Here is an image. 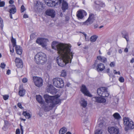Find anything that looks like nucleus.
Listing matches in <instances>:
<instances>
[{
    "label": "nucleus",
    "instance_id": "nucleus-1",
    "mask_svg": "<svg viewBox=\"0 0 134 134\" xmlns=\"http://www.w3.org/2000/svg\"><path fill=\"white\" fill-rule=\"evenodd\" d=\"M52 48L57 50L58 53L60 55V57H58L57 59V62L59 66L63 67L67 64L71 63L74 53L71 51L70 45L54 41L52 44Z\"/></svg>",
    "mask_w": 134,
    "mask_h": 134
},
{
    "label": "nucleus",
    "instance_id": "nucleus-2",
    "mask_svg": "<svg viewBox=\"0 0 134 134\" xmlns=\"http://www.w3.org/2000/svg\"><path fill=\"white\" fill-rule=\"evenodd\" d=\"M59 96L58 95L51 96L47 94H45L44 96L45 102L48 105L49 104L48 106L45 107L49 108L52 109L54 107L55 105L58 104L61 102L60 100L58 98Z\"/></svg>",
    "mask_w": 134,
    "mask_h": 134
},
{
    "label": "nucleus",
    "instance_id": "nucleus-3",
    "mask_svg": "<svg viewBox=\"0 0 134 134\" xmlns=\"http://www.w3.org/2000/svg\"><path fill=\"white\" fill-rule=\"evenodd\" d=\"M47 60L46 55L42 52L38 53L35 56L34 61L38 64H44Z\"/></svg>",
    "mask_w": 134,
    "mask_h": 134
},
{
    "label": "nucleus",
    "instance_id": "nucleus-4",
    "mask_svg": "<svg viewBox=\"0 0 134 134\" xmlns=\"http://www.w3.org/2000/svg\"><path fill=\"white\" fill-rule=\"evenodd\" d=\"M53 85L58 88H63L64 86L63 80L61 78L55 77L52 80Z\"/></svg>",
    "mask_w": 134,
    "mask_h": 134
},
{
    "label": "nucleus",
    "instance_id": "nucleus-5",
    "mask_svg": "<svg viewBox=\"0 0 134 134\" xmlns=\"http://www.w3.org/2000/svg\"><path fill=\"white\" fill-rule=\"evenodd\" d=\"M124 125L126 126L125 130L127 131L129 129H133L134 128V124L132 121H129V119L128 118L125 117L123 118Z\"/></svg>",
    "mask_w": 134,
    "mask_h": 134
},
{
    "label": "nucleus",
    "instance_id": "nucleus-6",
    "mask_svg": "<svg viewBox=\"0 0 134 134\" xmlns=\"http://www.w3.org/2000/svg\"><path fill=\"white\" fill-rule=\"evenodd\" d=\"M107 88L103 87H101L98 89L97 93L100 96L104 97L108 96L109 94L107 91Z\"/></svg>",
    "mask_w": 134,
    "mask_h": 134
},
{
    "label": "nucleus",
    "instance_id": "nucleus-7",
    "mask_svg": "<svg viewBox=\"0 0 134 134\" xmlns=\"http://www.w3.org/2000/svg\"><path fill=\"white\" fill-rule=\"evenodd\" d=\"M62 0H46L47 5L50 7L55 6L56 5L60 4Z\"/></svg>",
    "mask_w": 134,
    "mask_h": 134
},
{
    "label": "nucleus",
    "instance_id": "nucleus-8",
    "mask_svg": "<svg viewBox=\"0 0 134 134\" xmlns=\"http://www.w3.org/2000/svg\"><path fill=\"white\" fill-rule=\"evenodd\" d=\"M33 80L34 83L36 86L40 87L43 85V81L41 78L37 76H33Z\"/></svg>",
    "mask_w": 134,
    "mask_h": 134
},
{
    "label": "nucleus",
    "instance_id": "nucleus-9",
    "mask_svg": "<svg viewBox=\"0 0 134 134\" xmlns=\"http://www.w3.org/2000/svg\"><path fill=\"white\" fill-rule=\"evenodd\" d=\"M95 16L93 14H90L88 18L84 23L85 24L88 25L92 24L95 20Z\"/></svg>",
    "mask_w": 134,
    "mask_h": 134
},
{
    "label": "nucleus",
    "instance_id": "nucleus-10",
    "mask_svg": "<svg viewBox=\"0 0 134 134\" xmlns=\"http://www.w3.org/2000/svg\"><path fill=\"white\" fill-rule=\"evenodd\" d=\"M80 91L85 95L92 97V95L89 92L86 86L84 85H82L80 87Z\"/></svg>",
    "mask_w": 134,
    "mask_h": 134
},
{
    "label": "nucleus",
    "instance_id": "nucleus-11",
    "mask_svg": "<svg viewBox=\"0 0 134 134\" xmlns=\"http://www.w3.org/2000/svg\"><path fill=\"white\" fill-rule=\"evenodd\" d=\"M87 15V13L85 10L80 9L77 12L76 15L78 19H82Z\"/></svg>",
    "mask_w": 134,
    "mask_h": 134
},
{
    "label": "nucleus",
    "instance_id": "nucleus-12",
    "mask_svg": "<svg viewBox=\"0 0 134 134\" xmlns=\"http://www.w3.org/2000/svg\"><path fill=\"white\" fill-rule=\"evenodd\" d=\"M16 66L18 68H22L23 66V63L22 60L19 58H16L15 60Z\"/></svg>",
    "mask_w": 134,
    "mask_h": 134
},
{
    "label": "nucleus",
    "instance_id": "nucleus-13",
    "mask_svg": "<svg viewBox=\"0 0 134 134\" xmlns=\"http://www.w3.org/2000/svg\"><path fill=\"white\" fill-rule=\"evenodd\" d=\"M108 131L110 134H118L119 129L114 127H111L108 128Z\"/></svg>",
    "mask_w": 134,
    "mask_h": 134
},
{
    "label": "nucleus",
    "instance_id": "nucleus-14",
    "mask_svg": "<svg viewBox=\"0 0 134 134\" xmlns=\"http://www.w3.org/2000/svg\"><path fill=\"white\" fill-rule=\"evenodd\" d=\"M36 42L43 47H45L47 46L46 43L45 41V39L43 38H38L36 40Z\"/></svg>",
    "mask_w": 134,
    "mask_h": 134
},
{
    "label": "nucleus",
    "instance_id": "nucleus-15",
    "mask_svg": "<svg viewBox=\"0 0 134 134\" xmlns=\"http://www.w3.org/2000/svg\"><path fill=\"white\" fill-rule=\"evenodd\" d=\"M61 9L63 12H65L66 10L68 9L69 8L68 4L66 1L62 0V1Z\"/></svg>",
    "mask_w": 134,
    "mask_h": 134
},
{
    "label": "nucleus",
    "instance_id": "nucleus-16",
    "mask_svg": "<svg viewBox=\"0 0 134 134\" xmlns=\"http://www.w3.org/2000/svg\"><path fill=\"white\" fill-rule=\"evenodd\" d=\"M46 14L50 16L52 18H54L55 16V12L53 9H48L45 12Z\"/></svg>",
    "mask_w": 134,
    "mask_h": 134
},
{
    "label": "nucleus",
    "instance_id": "nucleus-17",
    "mask_svg": "<svg viewBox=\"0 0 134 134\" xmlns=\"http://www.w3.org/2000/svg\"><path fill=\"white\" fill-rule=\"evenodd\" d=\"M93 98L95 99L96 102L99 103H104L106 101V99L102 97H95Z\"/></svg>",
    "mask_w": 134,
    "mask_h": 134
},
{
    "label": "nucleus",
    "instance_id": "nucleus-18",
    "mask_svg": "<svg viewBox=\"0 0 134 134\" xmlns=\"http://www.w3.org/2000/svg\"><path fill=\"white\" fill-rule=\"evenodd\" d=\"M26 91L23 88L22 85H20L19 87L18 94L20 97L24 96L25 94Z\"/></svg>",
    "mask_w": 134,
    "mask_h": 134
},
{
    "label": "nucleus",
    "instance_id": "nucleus-19",
    "mask_svg": "<svg viewBox=\"0 0 134 134\" xmlns=\"http://www.w3.org/2000/svg\"><path fill=\"white\" fill-rule=\"evenodd\" d=\"M105 68L104 65L101 63L98 64L96 67V70L98 72L103 71Z\"/></svg>",
    "mask_w": 134,
    "mask_h": 134
},
{
    "label": "nucleus",
    "instance_id": "nucleus-20",
    "mask_svg": "<svg viewBox=\"0 0 134 134\" xmlns=\"http://www.w3.org/2000/svg\"><path fill=\"white\" fill-rule=\"evenodd\" d=\"M9 7L11 8L9 9V12L11 14H15L16 12V9L15 5H10L9 6Z\"/></svg>",
    "mask_w": 134,
    "mask_h": 134
},
{
    "label": "nucleus",
    "instance_id": "nucleus-21",
    "mask_svg": "<svg viewBox=\"0 0 134 134\" xmlns=\"http://www.w3.org/2000/svg\"><path fill=\"white\" fill-rule=\"evenodd\" d=\"M15 50L17 54L20 55L22 54L23 52L22 48L20 46H16L15 47Z\"/></svg>",
    "mask_w": 134,
    "mask_h": 134
},
{
    "label": "nucleus",
    "instance_id": "nucleus-22",
    "mask_svg": "<svg viewBox=\"0 0 134 134\" xmlns=\"http://www.w3.org/2000/svg\"><path fill=\"white\" fill-rule=\"evenodd\" d=\"M36 99L40 103L42 104H44V102L41 96L40 95H36Z\"/></svg>",
    "mask_w": 134,
    "mask_h": 134
},
{
    "label": "nucleus",
    "instance_id": "nucleus-23",
    "mask_svg": "<svg viewBox=\"0 0 134 134\" xmlns=\"http://www.w3.org/2000/svg\"><path fill=\"white\" fill-rule=\"evenodd\" d=\"M49 88L47 89V91L51 93H56V89L54 88L52 86L50 85V87H49Z\"/></svg>",
    "mask_w": 134,
    "mask_h": 134
},
{
    "label": "nucleus",
    "instance_id": "nucleus-24",
    "mask_svg": "<svg viewBox=\"0 0 134 134\" xmlns=\"http://www.w3.org/2000/svg\"><path fill=\"white\" fill-rule=\"evenodd\" d=\"M97 58L98 60L104 63L106 62L107 61V58L104 57H102L100 56H97Z\"/></svg>",
    "mask_w": 134,
    "mask_h": 134
},
{
    "label": "nucleus",
    "instance_id": "nucleus-25",
    "mask_svg": "<svg viewBox=\"0 0 134 134\" xmlns=\"http://www.w3.org/2000/svg\"><path fill=\"white\" fill-rule=\"evenodd\" d=\"M113 116L115 119H116L117 120H118L121 118L120 115L118 113H115L114 114Z\"/></svg>",
    "mask_w": 134,
    "mask_h": 134
},
{
    "label": "nucleus",
    "instance_id": "nucleus-26",
    "mask_svg": "<svg viewBox=\"0 0 134 134\" xmlns=\"http://www.w3.org/2000/svg\"><path fill=\"white\" fill-rule=\"evenodd\" d=\"M80 103L81 105L83 107L85 108L86 107L87 104V102L84 99H81Z\"/></svg>",
    "mask_w": 134,
    "mask_h": 134
},
{
    "label": "nucleus",
    "instance_id": "nucleus-27",
    "mask_svg": "<svg viewBox=\"0 0 134 134\" xmlns=\"http://www.w3.org/2000/svg\"><path fill=\"white\" fill-rule=\"evenodd\" d=\"M22 115L25 116L27 119H29L31 117L30 114L28 113H27L26 111L23 112Z\"/></svg>",
    "mask_w": 134,
    "mask_h": 134
},
{
    "label": "nucleus",
    "instance_id": "nucleus-28",
    "mask_svg": "<svg viewBox=\"0 0 134 134\" xmlns=\"http://www.w3.org/2000/svg\"><path fill=\"white\" fill-rule=\"evenodd\" d=\"M67 131V129L65 127H63L60 130L59 132V134H64Z\"/></svg>",
    "mask_w": 134,
    "mask_h": 134
},
{
    "label": "nucleus",
    "instance_id": "nucleus-29",
    "mask_svg": "<svg viewBox=\"0 0 134 134\" xmlns=\"http://www.w3.org/2000/svg\"><path fill=\"white\" fill-rule=\"evenodd\" d=\"M11 41L13 47H15L17 46L16 45V42L15 39L13 38L12 37L11 39Z\"/></svg>",
    "mask_w": 134,
    "mask_h": 134
},
{
    "label": "nucleus",
    "instance_id": "nucleus-30",
    "mask_svg": "<svg viewBox=\"0 0 134 134\" xmlns=\"http://www.w3.org/2000/svg\"><path fill=\"white\" fill-rule=\"evenodd\" d=\"M97 36L96 35H94L92 36L90 38V40L92 42H94L96 41L97 38Z\"/></svg>",
    "mask_w": 134,
    "mask_h": 134
},
{
    "label": "nucleus",
    "instance_id": "nucleus-31",
    "mask_svg": "<svg viewBox=\"0 0 134 134\" xmlns=\"http://www.w3.org/2000/svg\"><path fill=\"white\" fill-rule=\"evenodd\" d=\"M97 129L95 131V134H102V130L99 128Z\"/></svg>",
    "mask_w": 134,
    "mask_h": 134
},
{
    "label": "nucleus",
    "instance_id": "nucleus-32",
    "mask_svg": "<svg viewBox=\"0 0 134 134\" xmlns=\"http://www.w3.org/2000/svg\"><path fill=\"white\" fill-rule=\"evenodd\" d=\"M122 36H123V37L125 38L126 40L127 41H129V38L128 37V34L127 33H126L125 34H124L123 32L122 33Z\"/></svg>",
    "mask_w": 134,
    "mask_h": 134
},
{
    "label": "nucleus",
    "instance_id": "nucleus-33",
    "mask_svg": "<svg viewBox=\"0 0 134 134\" xmlns=\"http://www.w3.org/2000/svg\"><path fill=\"white\" fill-rule=\"evenodd\" d=\"M66 76V72L65 70H63L61 71V76L63 77H65Z\"/></svg>",
    "mask_w": 134,
    "mask_h": 134
},
{
    "label": "nucleus",
    "instance_id": "nucleus-34",
    "mask_svg": "<svg viewBox=\"0 0 134 134\" xmlns=\"http://www.w3.org/2000/svg\"><path fill=\"white\" fill-rule=\"evenodd\" d=\"M103 123L100 122L99 124L97 126L96 128H99L100 129H103Z\"/></svg>",
    "mask_w": 134,
    "mask_h": 134
},
{
    "label": "nucleus",
    "instance_id": "nucleus-35",
    "mask_svg": "<svg viewBox=\"0 0 134 134\" xmlns=\"http://www.w3.org/2000/svg\"><path fill=\"white\" fill-rule=\"evenodd\" d=\"M3 20L2 19H0V27L2 30L3 29Z\"/></svg>",
    "mask_w": 134,
    "mask_h": 134
},
{
    "label": "nucleus",
    "instance_id": "nucleus-36",
    "mask_svg": "<svg viewBox=\"0 0 134 134\" xmlns=\"http://www.w3.org/2000/svg\"><path fill=\"white\" fill-rule=\"evenodd\" d=\"M119 81L121 83H123L124 82V77L122 76L120 77L119 78Z\"/></svg>",
    "mask_w": 134,
    "mask_h": 134
},
{
    "label": "nucleus",
    "instance_id": "nucleus-37",
    "mask_svg": "<svg viewBox=\"0 0 134 134\" xmlns=\"http://www.w3.org/2000/svg\"><path fill=\"white\" fill-rule=\"evenodd\" d=\"M25 8L23 5H22L21 7L20 11L21 13L24 12L25 10Z\"/></svg>",
    "mask_w": 134,
    "mask_h": 134
},
{
    "label": "nucleus",
    "instance_id": "nucleus-38",
    "mask_svg": "<svg viewBox=\"0 0 134 134\" xmlns=\"http://www.w3.org/2000/svg\"><path fill=\"white\" fill-rule=\"evenodd\" d=\"M9 96L8 95H4L3 96V98L4 100H6L8 99Z\"/></svg>",
    "mask_w": 134,
    "mask_h": 134
},
{
    "label": "nucleus",
    "instance_id": "nucleus-39",
    "mask_svg": "<svg viewBox=\"0 0 134 134\" xmlns=\"http://www.w3.org/2000/svg\"><path fill=\"white\" fill-rule=\"evenodd\" d=\"M5 5V2L4 1H0V7H4Z\"/></svg>",
    "mask_w": 134,
    "mask_h": 134
},
{
    "label": "nucleus",
    "instance_id": "nucleus-40",
    "mask_svg": "<svg viewBox=\"0 0 134 134\" xmlns=\"http://www.w3.org/2000/svg\"><path fill=\"white\" fill-rule=\"evenodd\" d=\"M10 54L12 55V54L14 52V51L13 48H12V47H10Z\"/></svg>",
    "mask_w": 134,
    "mask_h": 134
},
{
    "label": "nucleus",
    "instance_id": "nucleus-41",
    "mask_svg": "<svg viewBox=\"0 0 134 134\" xmlns=\"http://www.w3.org/2000/svg\"><path fill=\"white\" fill-rule=\"evenodd\" d=\"M97 63H94L92 65V68L95 69L96 68V67H97Z\"/></svg>",
    "mask_w": 134,
    "mask_h": 134
},
{
    "label": "nucleus",
    "instance_id": "nucleus-42",
    "mask_svg": "<svg viewBox=\"0 0 134 134\" xmlns=\"http://www.w3.org/2000/svg\"><path fill=\"white\" fill-rule=\"evenodd\" d=\"M5 65L3 63L1 64L0 67L2 69H4L5 68Z\"/></svg>",
    "mask_w": 134,
    "mask_h": 134
},
{
    "label": "nucleus",
    "instance_id": "nucleus-43",
    "mask_svg": "<svg viewBox=\"0 0 134 134\" xmlns=\"http://www.w3.org/2000/svg\"><path fill=\"white\" fill-rule=\"evenodd\" d=\"M17 106L20 108L21 109H23V107L22 106L21 104V103H18L17 104Z\"/></svg>",
    "mask_w": 134,
    "mask_h": 134
},
{
    "label": "nucleus",
    "instance_id": "nucleus-44",
    "mask_svg": "<svg viewBox=\"0 0 134 134\" xmlns=\"http://www.w3.org/2000/svg\"><path fill=\"white\" fill-rule=\"evenodd\" d=\"M22 82L23 83H26L27 81V80L26 78H24L22 79Z\"/></svg>",
    "mask_w": 134,
    "mask_h": 134
},
{
    "label": "nucleus",
    "instance_id": "nucleus-45",
    "mask_svg": "<svg viewBox=\"0 0 134 134\" xmlns=\"http://www.w3.org/2000/svg\"><path fill=\"white\" fill-rule=\"evenodd\" d=\"M110 66L111 67L114 66L115 65V64L113 62H111L110 64Z\"/></svg>",
    "mask_w": 134,
    "mask_h": 134
},
{
    "label": "nucleus",
    "instance_id": "nucleus-46",
    "mask_svg": "<svg viewBox=\"0 0 134 134\" xmlns=\"http://www.w3.org/2000/svg\"><path fill=\"white\" fill-rule=\"evenodd\" d=\"M16 134H20V131L19 129H16Z\"/></svg>",
    "mask_w": 134,
    "mask_h": 134
},
{
    "label": "nucleus",
    "instance_id": "nucleus-47",
    "mask_svg": "<svg viewBox=\"0 0 134 134\" xmlns=\"http://www.w3.org/2000/svg\"><path fill=\"white\" fill-rule=\"evenodd\" d=\"M14 2V1L13 0H10L9 1V4H13Z\"/></svg>",
    "mask_w": 134,
    "mask_h": 134
},
{
    "label": "nucleus",
    "instance_id": "nucleus-48",
    "mask_svg": "<svg viewBox=\"0 0 134 134\" xmlns=\"http://www.w3.org/2000/svg\"><path fill=\"white\" fill-rule=\"evenodd\" d=\"M23 17L25 18H28V16L27 14H25L23 15Z\"/></svg>",
    "mask_w": 134,
    "mask_h": 134
},
{
    "label": "nucleus",
    "instance_id": "nucleus-49",
    "mask_svg": "<svg viewBox=\"0 0 134 134\" xmlns=\"http://www.w3.org/2000/svg\"><path fill=\"white\" fill-rule=\"evenodd\" d=\"M10 72H11L10 70L9 69L7 70V71L6 74H7L8 75H9L10 73Z\"/></svg>",
    "mask_w": 134,
    "mask_h": 134
},
{
    "label": "nucleus",
    "instance_id": "nucleus-50",
    "mask_svg": "<svg viewBox=\"0 0 134 134\" xmlns=\"http://www.w3.org/2000/svg\"><path fill=\"white\" fill-rule=\"evenodd\" d=\"M20 130L21 132H23V126L20 124Z\"/></svg>",
    "mask_w": 134,
    "mask_h": 134
},
{
    "label": "nucleus",
    "instance_id": "nucleus-51",
    "mask_svg": "<svg viewBox=\"0 0 134 134\" xmlns=\"http://www.w3.org/2000/svg\"><path fill=\"white\" fill-rule=\"evenodd\" d=\"M128 51V48H125L124 49V52H127Z\"/></svg>",
    "mask_w": 134,
    "mask_h": 134
},
{
    "label": "nucleus",
    "instance_id": "nucleus-52",
    "mask_svg": "<svg viewBox=\"0 0 134 134\" xmlns=\"http://www.w3.org/2000/svg\"><path fill=\"white\" fill-rule=\"evenodd\" d=\"M134 62V58H133L130 60V62L132 63H133Z\"/></svg>",
    "mask_w": 134,
    "mask_h": 134
},
{
    "label": "nucleus",
    "instance_id": "nucleus-53",
    "mask_svg": "<svg viewBox=\"0 0 134 134\" xmlns=\"http://www.w3.org/2000/svg\"><path fill=\"white\" fill-rule=\"evenodd\" d=\"M13 14H11L10 13L9 14V16L10 17V18L11 19H13V17H12V15Z\"/></svg>",
    "mask_w": 134,
    "mask_h": 134
},
{
    "label": "nucleus",
    "instance_id": "nucleus-54",
    "mask_svg": "<svg viewBox=\"0 0 134 134\" xmlns=\"http://www.w3.org/2000/svg\"><path fill=\"white\" fill-rule=\"evenodd\" d=\"M106 72L108 73L109 72H110L109 68H108L106 70Z\"/></svg>",
    "mask_w": 134,
    "mask_h": 134
},
{
    "label": "nucleus",
    "instance_id": "nucleus-55",
    "mask_svg": "<svg viewBox=\"0 0 134 134\" xmlns=\"http://www.w3.org/2000/svg\"><path fill=\"white\" fill-rule=\"evenodd\" d=\"M98 27V25L97 24H96L94 26V29L97 28Z\"/></svg>",
    "mask_w": 134,
    "mask_h": 134
},
{
    "label": "nucleus",
    "instance_id": "nucleus-56",
    "mask_svg": "<svg viewBox=\"0 0 134 134\" xmlns=\"http://www.w3.org/2000/svg\"><path fill=\"white\" fill-rule=\"evenodd\" d=\"M117 72H117L115 70H113V72H114V74H117Z\"/></svg>",
    "mask_w": 134,
    "mask_h": 134
},
{
    "label": "nucleus",
    "instance_id": "nucleus-57",
    "mask_svg": "<svg viewBox=\"0 0 134 134\" xmlns=\"http://www.w3.org/2000/svg\"><path fill=\"white\" fill-rule=\"evenodd\" d=\"M20 119L21 120H23L24 121H25L26 120V119H23V118H20Z\"/></svg>",
    "mask_w": 134,
    "mask_h": 134
},
{
    "label": "nucleus",
    "instance_id": "nucleus-58",
    "mask_svg": "<svg viewBox=\"0 0 134 134\" xmlns=\"http://www.w3.org/2000/svg\"><path fill=\"white\" fill-rule=\"evenodd\" d=\"M119 52L120 53H121L122 52V51L121 50V49H120L119 51Z\"/></svg>",
    "mask_w": 134,
    "mask_h": 134
},
{
    "label": "nucleus",
    "instance_id": "nucleus-59",
    "mask_svg": "<svg viewBox=\"0 0 134 134\" xmlns=\"http://www.w3.org/2000/svg\"><path fill=\"white\" fill-rule=\"evenodd\" d=\"M66 134H71V133L70 132H67Z\"/></svg>",
    "mask_w": 134,
    "mask_h": 134
},
{
    "label": "nucleus",
    "instance_id": "nucleus-60",
    "mask_svg": "<svg viewBox=\"0 0 134 134\" xmlns=\"http://www.w3.org/2000/svg\"><path fill=\"white\" fill-rule=\"evenodd\" d=\"M70 85V83H68L66 84V86L67 87H69Z\"/></svg>",
    "mask_w": 134,
    "mask_h": 134
},
{
    "label": "nucleus",
    "instance_id": "nucleus-61",
    "mask_svg": "<svg viewBox=\"0 0 134 134\" xmlns=\"http://www.w3.org/2000/svg\"><path fill=\"white\" fill-rule=\"evenodd\" d=\"M117 74H118L119 75H120V71H118L117 72Z\"/></svg>",
    "mask_w": 134,
    "mask_h": 134
},
{
    "label": "nucleus",
    "instance_id": "nucleus-62",
    "mask_svg": "<svg viewBox=\"0 0 134 134\" xmlns=\"http://www.w3.org/2000/svg\"><path fill=\"white\" fill-rule=\"evenodd\" d=\"M83 34L84 35L85 37H86V34H85L84 32L83 33Z\"/></svg>",
    "mask_w": 134,
    "mask_h": 134
},
{
    "label": "nucleus",
    "instance_id": "nucleus-63",
    "mask_svg": "<svg viewBox=\"0 0 134 134\" xmlns=\"http://www.w3.org/2000/svg\"><path fill=\"white\" fill-rule=\"evenodd\" d=\"M103 26H100L99 27V28L100 29L101 28H102V27H103Z\"/></svg>",
    "mask_w": 134,
    "mask_h": 134
},
{
    "label": "nucleus",
    "instance_id": "nucleus-64",
    "mask_svg": "<svg viewBox=\"0 0 134 134\" xmlns=\"http://www.w3.org/2000/svg\"><path fill=\"white\" fill-rule=\"evenodd\" d=\"M99 54H101V53L100 51V50H99Z\"/></svg>",
    "mask_w": 134,
    "mask_h": 134
}]
</instances>
